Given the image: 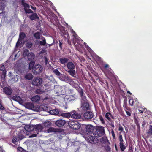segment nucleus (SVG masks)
I'll list each match as a JSON object with an SVG mask.
<instances>
[{
    "instance_id": "obj_1",
    "label": "nucleus",
    "mask_w": 152,
    "mask_h": 152,
    "mask_svg": "<svg viewBox=\"0 0 152 152\" xmlns=\"http://www.w3.org/2000/svg\"><path fill=\"white\" fill-rule=\"evenodd\" d=\"M48 21L50 22V23H48L49 25L55 26L58 27L61 31L60 34L62 36L65 37L66 35H67V37H69V36L68 34L67 31L65 30L64 28L61 25L58 20L57 16L53 13L51 12L50 9L48 8Z\"/></svg>"
},
{
    "instance_id": "obj_2",
    "label": "nucleus",
    "mask_w": 152,
    "mask_h": 152,
    "mask_svg": "<svg viewBox=\"0 0 152 152\" xmlns=\"http://www.w3.org/2000/svg\"><path fill=\"white\" fill-rule=\"evenodd\" d=\"M55 82L56 80L53 76L49 77L48 78V91L53 90L54 88V91L57 96L64 95L65 93L66 86L64 85L55 86L54 85Z\"/></svg>"
},
{
    "instance_id": "obj_3",
    "label": "nucleus",
    "mask_w": 152,
    "mask_h": 152,
    "mask_svg": "<svg viewBox=\"0 0 152 152\" xmlns=\"http://www.w3.org/2000/svg\"><path fill=\"white\" fill-rule=\"evenodd\" d=\"M66 66L67 68L66 72L71 76L73 77H75L76 71L75 70V65L74 63L70 62H67Z\"/></svg>"
},
{
    "instance_id": "obj_4",
    "label": "nucleus",
    "mask_w": 152,
    "mask_h": 152,
    "mask_svg": "<svg viewBox=\"0 0 152 152\" xmlns=\"http://www.w3.org/2000/svg\"><path fill=\"white\" fill-rule=\"evenodd\" d=\"M68 124L70 128L73 130H77L80 128H82V125L77 121H71L68 122Z\"/></svg>"
},
{
    "instance_id": "obj_5",
    "label": "nucleus",
    "mask_w": 152,
    "mask_h": 152,
    "mask_svg": "<svg viewBox=\"0 0 152 152\" xmlns=\"http://www.w3.org/2000/svg\"><path fill=\"white\" fill-rule=\"evenodd\" d=\"M105 134L104 128L102 126H101L98 128L93 133V135L95 137H99L104 135Z\"/></svg>"
},
{
    "instance_id": "obj_6",
    "label": "nucleus",
    "mask_w": 152,
    "mask_h": 152,
    "mask_svg": "<svg viewBox=\"0 0 152 152\" xmlns=\"http://www.w3.org/2000/svg\"><path fill=\"white\" fill-rule=\"evenodd\" d=\"M0 70L2 72L0 73V79L1 81L4 82L6 80L7 74V71L5 69L4 65L3 64L0 65Z\"/></svg>"
},
{
    "instance_id": "obj_7",
    "label": "nucleus",
    "mask_w": 152,
    "mask_h": 152,
    "mask_svg": "<svg viewBox=\"0 0 152 152\" xmlns=\"http://www.w3.org/2000/svg\"><path fill=\"white\" fill-rule=\"evenodd\" d=\"M42 70V67L41 65L37 64L34 66L32 71L34 74L37 75L41 72Z\"/></svg>"
},
{
    "instance_id": "obj_8",
    "label": "nucleus",
    "mask_w": 152,
    "mask_h": 152,
    "mask_svg": "<svg viewBox=\"0 0 152 152\" xmlns=\"http://www.w3.org/2000/svg\"><path fill=\"white\" fill-rule=\"evenodd\" d=\"M89 109V104L88 102L81 103V106L79 108L80 111L82 112L87 111Z\"/></svg>"
},
{
    "instance_id": "obj_9",
    "label": "nucleus",
    "mask_w": 152,
    "mask_h": 152,
    "mask_svg": "<svg viewBox=\"0 0 152 152\" xmlns=\"http://www.w3.org/2000/svg\"><path fill=\"white\" fill-rule=\"evenodd\" d=\"M26 107L27 108L31 109L33 110L38 111L40 110V107L37 108L36 107L34 106V104L32 103H27L26 104Z\"/></svg>"
},
{
    "instance_id": "obj_10",
    "label": "nucleus",
    "mask_w": 152,
    "mask_h": 152,
    "mask_svg": "<svg viewBox=\"0 0 152 152\" xmlns=\"http://www.w3.org/2000/svg\"><path fill=\"white\" fill-rule=\"evenodd\" d=\"M21 3L22 5L24 7V10L26 13H33V12L31 9H29L30 7L29 4L25 3L24 0H21Z\"/></svg>"
},
{
    "instance_id": "obj_11",
    "label": "nucleus",
    "mask_w": 152,
    "mask_h": 152,
    "mask_svg": "<svg viewBox=\"0 0 152 152\" xmlns=\"http://www.w3.org/2000/svg\"><path fill=\"white\" fill-rule=\"evenodd\" d=\"M83 127L85 128V130L87 134L92 133L93 131V127L91 125H82V128Z\"/></svg>"
},
{
    "instance_id": "obj_12",
    "label": "nucleus",
    "mask_w": 152,
    "mask_h": 152,
    "mask_svg": "<svg viewBox=\"0 0 152 152\" xmlns=\"http://www.w3.org/2000/svg\"><path fill=\"white\" fill-rule=\"evenodd\" d=\"M74 86V87L79 93L80 97L86 95L84 93L83 89L81 87H80L77 84H75Z\"/></svg>"
},
{
    "instance_id": "obj_13",
    "label": "nucleus",
    "mask_w": 152,
    "mask_h": 152,
    "mask_svg": "<svg viewBox=\"0 0 152 152\" xmlns=\"http://www.w3.org/2000/svg\"><path fill=\"white\" fill-rule=\"evenodd\" d=\"M83 116L86 119H91L93 118L94 114L91 111H87L84 113Z\"/></svg>"
},
{
    "instance_id": "obj_14",
    "label": "nucleus",
    "mask_w": 152,
    "mask_h": 152,
    "mask_svg": "<svg viewBox=\"0 0 152 152\" xmlns=\"http://www.w3.org/2000/svg\"><path fill=\"white\" fill-rule=\"evenodd\" d=\"M87 138V141L91 143H95L97 142L98 141L97 138L95 137L94 136L89 135Z\"/></svg>"
},
{
    "instance_id": "obj_15",
    "label": "nucleus",
    "mask_w": 152,
    "mask_h": 152,
    "mask_svg": "<svg viewBox=\"0 0 152 152\" xmlns=\"http://www.w3.org/2000/svg\"><path fill=\"white\" fill-rule=\"evenodd\" d=\"M43 128V127L41 124L33 125V131H36L37 134H38L39 132H41Z\"/></svg>"
},
{
    "instance_id": "obj_16",
    "label": "nucleus",
    "mask_w": 152,
    "mask_h": 152,
    "mask_svg": "<svg viewBox=\"0 0 152 152\" xmlns=\"http://www.w3.org/2000/svg\"><path fill=\"white\" fill-rule=\"evenodd\" d=\"M42 82V78L38 77L35 78L32 82V84L36 86H38L40 85Z\"/></svg>"
},
{
    "instance_id": "obj_17",
    "label": "nucleus",
    "mask_w": 152,
    "mask_h": 152,
    "mask_svg": "<svg viewBox=\"0 0 152 152\" xmlns=\"http://www.w3.org/2000/svg\"><path fill=\"white\" fill-rule=\"evenodd\" d=\"M66 123V121L63 119H59L56 121L55 122L56 125L58 127L63 126Z\"/></svg>"
},
{
    "instance_id": "obj_18",
    "label": "nucleus",
    "mask_w": 152,
    "mask_h": 152,
    "mask_svg": "<svg viewBox=\"0 0 152 152\" xmlns=\"http://www.w3.org/2000/svg\"><path fill=\"white\" fill-rule=\"evenodd\" d=\"M71 117L72 118L79 119L81 117L80 115L77 113L75 111L71 112Z\"/></svg>"
},
{
    "instance_id": "obj_19",
    "label": "nucleus",
    "mask_w": 152,
    "mask_h": 152,
    "mask_svg": "<svg viewBox=\"0 0 152 152\" xmlns=\"http://www.w3.org/2000/svg\"><path fill=\"white\" fill-rule=\"evenodd\" d=\"M4 92L7 95H11L12 92V90L11 88H9L7 87H5L3 89Z\"/></svg>"
},
{
    "instance_id": "obj_20",
    "label": "nucleus",
    "mask_w": 152,
    "mask_h": 152,
    "mask_svg": "<svg viewBox=\"0 0 152 152\" xmlns=\"http://www.w3.org/2000/svg\"><path fill=\"white\" fill-rule=\"evenodd\" d=\"M21 139L19 135L18 136L14 135L13 137V139L12 140V142L15 145H17L18 144V142Z\"/></svg>"
},
{
    "instance_id": "obj_21",
    "label": "nucleus",
    "mask_w": 152,
    "mask_h": 152,
    "mask_svg": "<svg viewBox=\"0 0 152 152\" xmlns=\"http://www.w3.org/2000/svg\"><path fill=\"white\" fill-rule=\"evenodd\" d=\"M110 117L112 119H114V117L113 115L110 112H107L105 115V117L109 121H112L111 119L110 118Z\"/></svg>"
},
{
    "instance_id": "obj_22",
    "label": "nucleus",
    "mask_w": 152,
    "mask_h": 152,
    "mask_svg": "<svg viewBox=\"0 0 152 152\" xmlns=\"http://www.w3.org/2000/svg\"><path fill=\"white\" fill-rule=\"evenodd\" d=\"M48 113H49L51 115H58L59 113L58 109H55L48 111Z\"/></svg>"
},
{
    "instance_id": "obj_23",
    "label": "nucleus",
    "mask_w": 152,
    "mask_h": 152,
    "mask_svg": "<svg viewBox=\"0 0 152 152\" xmlns=\"http://www.w3.org/2000/svg\"><path fill=\"white\" fill-rule=\"evenodd\" d=\"M68 60L69 59L67 58L63 57L59 58V62H60L61 64H65L67 63Z\"/></svg>"
},
{
    "instance_id": "obj_24",
    "label": "nucleus",
    "mask_w": 152,
    "mask_h": 152,
    "mask_svg": "<svg viewBox=\"0 0 152 152\" xmlns=\"http://www.w3.org/2000/svg\"><path fill=\"white\" fill-rule=\"evenodd\" d=\"M24 129L27 131H33V125H26L24 126Z\"/></svg>"
},
{
    "instance_id": "obj_25",
    "label": "nucleus",
    "mask_w": 152,
    "mask_h": 152,
    "mask_svg": "<svg viewBox=\"0 0 152 152\" xmlns=\"http://www.w3.org/2000/svg\"><path fill=\"white\" fill-rule=\"evenodd\" d=\"M100 142L103 144H107L109 142L106 137H103L100 140Z\"/></svg>"
},
{
    "instance_id": "obj_26",
    "label": "nucleus",
    "mask_w": 152,
    "mask_h": 152,
    "mask_svg": "<svg viewBox=\"0 0 152 152\" xmlns=\"http://www.w3.org/2000/svg\"><path fill=\"white\" fill-rule=\"evenodd\" d=\"M24 78L26 79L31 80L33 78V76L31 73H27L25 75Z\"/></svg>"
},
{
    "instance_id": "obj_27",
    "label": "nucleus",
    "mask_w": 152,
    "mask_h": 152,
    "mask_svg": "<svg viewBox=\"0 0 152 152\" xmlns=\"http://www.w3.org/2000/svg\"><path fill=\"white\" fill-rule=\"evenodd\" d=\"M29 18L31 20H32L38 19L39 17L36 13H34L30 15L29 17Z\"/></svg>"
},
{
    "instance_id": "obj_28",
    "label": "nucleus",
    "mask_w": 152,
    "mask_h": 152,
    "mask_svg": "<svg viewBox=\"0 0 152 152\" xmlns=\"http://www.w3.org/2000/svg\"><path fill=\"white\" fill-rule=\"evenodd\" d=\"M40 97L38 95H36L31 98V100L34 102H37L40 99Z\"/></svg>"
},
{
    "instance_id": "obj_29",
    "label": "nucleus",
    "mask_w": 152,
    "mask_h": 152,
    "mask_svg": "<svg viewBox=\"0 0 152 152\" xmlns=\"http://www.w3.org/2000/svg\"><path fill=\"white\" fill-rule=\"evenodd\" d=\"M58 129H57L50 127L49 129H48V133L51 132H58Z\"/></svg>"
},
{
    "instance_id": "obj_30",
    "label": "nucleus",
    "mask_w": 152,
    "mask_h": 152,
    "mask_svg": "<svg viewBox=\"0 0 152 152\" xmlns=\"http://www.w3.org/2000/svg\"><path fill=\"white\" fill-rule=\"evenodd\" d=\"M26 37V35L24 32H20V33L18 39L22 41L23 39H24Z\"/></svg>"
},
{
    "instance_id": "obj_31",
    "label": "nucleus",
    "mask_w": 152,
    "mask_h": 152,
    "mask_svg": "<svg viewBox=\"0 0 152 152\" xmlns=\"http://www.w3.org/2000/svg\"><path fill=\"white\" fill-rule=\"evenodd\" d=\"M28 56H27V58L29 60H31L34 58L35 55L33 53H29Z\"/></svg>"
},
{
    "instance_id": "obj_32",
    "label": "nucleus",
    "mask_w": 152,
    "mask_h": 152,
    "mask_svg": "<svg viewBox=\"0 0 152 152\" xmlns=\"http://www.w3.org/2000/svg\"><path fill=\"white\" fill-rule=\"evenodd\" d=\"M119 146L121 150L122 151H124L125 149H126L127 147L126 146H125L124 145V143H119Z\"/></svg>"
},
{
    "instance_id": "obj_33",
    "label": "nucleus",
    "mask_w": 152,
    "mask_h": 152,
    "mask_svg": "<svg viewBox=\"0 0 152 152\" xmlns=\"http://www.w3.org/2000/svg\"><path fill=\"white\" fill-rule=\"evenodd\" d=\"M61 115L64 117L69 118L71 116V112L70 113H62Z\"/></svg>"
},
{
    "instance_id": "obj_34",
    "label": "nucleus",
    "mask_w": 152,
    "mask_h": 152,
    "mask_svg": "<svg viewBox=\"0 0 152 152\" xmlns=\"http://www.w3.org/2000/svg\"><path fill=\"white\" fill-rule=\"evenodd\" d=\"M51 70L56 75L60 76L61 75L60 72L57 69H55L53 68L52 67Z\"/></svg>"
},
{
    "instance_id": "obj_35",
    "label": "nucleus",
    "mask_w": 152,
    "mask_h": 152,
    "mask_svg": "<svg viewBox=\"0 0 152 152\" xmlns=\"http://www.w3.org/2000/svg\"><path fill=\"white\" fill-rule=\"evenodd\" d=\"M81 103H86L88 102L87 100V99L86 97L85 96H83L81 97Z\"/></svg>"
},
{
    "instance_id": "obj_36",
    "label": "nucleus",
    "mask_w": 152,
    "mask_h": 152,
    "mask_svg": "<svg viewBox=\"0 0 152 152\" xmlns=\"http://www.w3.org/2000/svg\"><path fill=\"white\" fill-rule=\"evenodd\" d=\"M12 99L18 102L20 101L21 99L20 96L15 95L13 96Z\"/></svg>"
},
{
    "instance_id": "obj_37",
    "label": "nucleus",
    "mask_w": 152,
    "mask_h": 152,
    "mask_svg": "<svg viewBox=\"0 0 152 152\" xmlns=\"http://www.w3.org/2000/svg\"><path fill=\"white\" fill-rule=\"evenodd\" d=\"M35 62L34 61H32L30 62L29 64V69L31 70L34 67V65Z\"/></svg>"
},
{
    "instance_id": "obj_38",
    "label": "nucleus",
    "mask_w": 152,
    "mask_h": 152,
    "mask_svg": "<svg viewBox=\"0 0 152 152\" xmlns=\"http://www.w3.org/2000/svg\"><path fill=\"white\" fill-rule=\"evenodd\" d=\"M34 35L36 39H39L40 38L41 34L40 32H37L34 34Z\"/></svg>"
},
{
    "instance_id": "obj_39",
    "label": "nucleus",
    "mask_w": 152,
    "mask_h": 152,
    "mask_svg": "<svg viewBox=\"0 0 152 152\" xmlns=\"http://www.w3.org/2000/svg\"><path fill=\"white\" fill-rule=\"evenodd\" d=\"M48 5H50V7H51L54 11H56V9L55 7L53 5V3L50 1H48Z\"/></svg>"
},
{
    "instance_id": "obj_40",
    "label": "nucleus",
    "mask_w": 152,
    "mask_h": 152,
    "mask_svg": "<svg viewBox=\"0 0 152 152\" xmlns=\"http://www.w3.org/2000/svg\"><path fill=\"white\" fill-rule=\"evenodd\" d=\"M43 39L42 41H39V44L41 45H44L46 44V40L45 38L43 37Z\"/></svg>"
},
{
    "instance_id": "obj_41",
    "label": "nucleus",
    "mask_w": 152,
    "mask_h": 152,
    "mask_svg": "<svg viewBox=\"0 0 152 152\" xmlns=\"http://www.w3.org/2000/svg\"><path fill=\"white\" fill-rule=\"evenodd\" d=\"M44 91L42 89H37L35 91V93L37 94H41L44 92Z\"/></svg>"
},
{
    "instance_id": "obj_42",
    "label": "nucleus",
    "mask_w": 152,
    "mask_h": 152,
    "mask_svg": "<svg viewBox=\"0 0 152 152\" xmlns=\"http://www.w3.org/2000/svg\"><path fill=\"white\" fill-rule=\"evenodd\" d=\"M26 45L27 48L30 49L31 47L32 44L31 42H29L26 43Z\"/></svg>"
},
{
    "instance_id": "obj_43",
    "label": "nucleus",
    "mask_w": 152,
    "mask_h": 152,
    "mask_svg": "<svg viewBox=\"0 0 152 152\" xmlns=\"http://www.w3.org/2000/svg\"><path fill=\"white\" fill-rule=\"evenodd\" d=\"M69 98L70 99V101H73L75 99L77 98V96L75 94L70 96Z\"/></svg>"
},
{
    "instance_id": "obj_44",
    "label": "nucleus",
    "mask_w": 152,
    "mask_h": 152,
    "mask_svg": "<svg viewBox=\"0 0 152 152\" xmlns=\"http://www.w3.org/2000/svg\"><path fill=\"white\" fill-rule=\"evenodd\" d=\"M73 43L75 45V44L76 42H77L78 44L80 46H83L82 45H80L79 43V41L78 40V39L75 38V39H73Z\"/></svg>"
},
{
    "instance_id": "obj_45",
    "label": "nucleus",
    "mask_w": 152,
    "mask_h": 152,
    "mask_svg": "<svg viewBox=\"0 0 152 152\" xmlns=\"http://www.w3.org/2000/svg\"><path fill=\"white\" fill-rule=\"evenodd\" d=\"M119 139L120 141V143H124V141L123 139L122 136L121 134H119Z\"/></svg>"
},
{
    "instance_id": "obj_46",
    "label": "nucleus",
    "mask_w": 152,
    "mask_h": 152,
    "mask_svg": "<svg viewBox=\"0 0 152 152\" xmlns=\"http://www.w3.org/2000/svg\"><path fill=\"white\" fill-rule=\"evenodd\" d=\"M99 119L101 122L102 123L104 124L105 123V121L102 116L101 115H99Z\"/></svg>"
},
{
    "instance_id": "obj_47",
    "label": "nucleus",
    "mask_w": 152,
    "mask_h": 152,
    "mask_svg": "<svg viewBox=\"0 0 152 152\" xmlns=\"http://www.w3.org/2000/svg\"><path fill=\"white\" fill-rule=\"evenodd\" d=\"M49 41H52V42L51 43L48 44V45H49V46H50L51 45H53L54 43V40L53 38L51 37H50L49 38Z\"/></svg>"
},
{
    "instance_id": "obj_48",
    "label": "nucleus",
    "mask_w": 152,
    "mask_h": 152,
    "mask_svg": "<svg viewBox=\"0 0 152 152\" xmlns=\"http://www.w3.org/2000/svg\"><path fill=\"white\" fill-rule=\"evenodd\" d=\"M124 129L121 126V125L120 124H119L118 125V130L119 131H120L121 132L119 133L120 134H121V132L123 131Z\"/></svg>"
},
{
    "instance_id": "obj_49",
    "label": "nucleus",
    "mask_w": 152,
    "mask_h": 152,
    "mask_svg": "<svg viewBox=\"0 0 152 152\" xmlns=\"http://www.w3.org/2000/svg\"><path fill=\"white\" fill-rule=\"evenodd\" d=\"M29 50H24V53H23V54L24 55H25V56H28V55H29Z\"/></svg>"
},
{
    "instance_id": "obj_50",
    "label": "nucleus",
    "mask_w": 152,
    "mask_h": 152,
    "mask_svg": "<svg viewBox=\"0 0 152 152\" xmlns=\"http://www.w3.org/2000/svg\"><path fill=\"white\" fill-rule=\"evenodd\" d=\"M18 152H26V151L21 147H19L18 148Z\"/></svg>"
},
{
    "instance_id": "obj_51",
    "label": "nucleus",
    "mask_w": 152,
    "mask_h": 152,
    "mask_svg": "<svg viewBox=\"0 0 152 152\" xmlns=\"http://www.w3.org/2000/svg\"><path fill=\"white\" fill-rule=\"evenodd\" d=\"M0 109L1 110H5V108L2 104V102L1 100H0Z\"/></svg>"
},
{
    "instance_id": "obj_52",
    "label": "nucleus",
    "mask_w": 152,
    "mask_h": 152,
    "mask_svg": "<svg viewBox=\"0 0 152 152\" xmlns=\"http://www.w3.org/2000/svg\"><path fill=\"white\" fill-rule=\"evenodd\" d=\"M18 76L17 75H16L15 76H14V78H12V80H13L15 82H16L18 81Z\"/></svg>"
},
{
    "instance_id": "obj_53",
    "label": "nucleus",
    "mask_w": 152,
    "mask_h": 152,
    "mask_svg": "<svg viewBox=\"0 0 152 152\" xmlns=\"http://www.w3.org/2000/svg\"><path fill=\"white\" fill-rule=\"evenodd\" d=\"M133 105H137V99H133Z\"/></svg>"
},
{
    "instance_id": "obj_54",
    "label": "nucleus",
    "mask_w": 152,
    "mask_h": 152,
    "mask_svg": "<svg viewBox=\"0 0 152 152\" xmlns=\"http://www.w3.org/2000/svg\"><path fill=\"white\" fill-rule=\"evenodd\" d=\"M63 41V40H59V47L61 49H62V45H63V42H62Z\"/></svg>"
},
{
    "instance_id": "obj_55",
    "label": "nucleus",
    "mask_w": 152,
    "mask_h": 152,
    "mask_svg": "<svg viewBox=\"0 0 152 152\" xmlns=\"http://www.w3.org/2000/svg\"><path fill=\"white\" fill-rule=\"evenodd\" d=\"M62 77L63 78V80H66L69 79V77H68L66 76L65 75H62Z\"/></svg>"
},
{
    "instance_id": "obj_56",
    "label": "nucleus",
    "mask_w": 152,
    "mask_h": 152,
    "mask_svg": "<svg viewBox=\"0 0 152 152\" xmlns=\"http://www.w3.org/2000/svg\"><path fill=\"white\" fill-rule=\"evenodd\" d=\"M112 136L113 139H115V137L114 132L113 129H112L111 132Z\"/></svg>"
},
{
    "instance_id": "obj_57",
    "label": "nucleus",
    "mask_w": 152,
    "mask_h": 152,
    "mask_svg": "<svg viewBox=\"0 0 152 152\" xmlns=\"http://www.w3.org/2000/svg\"><path fill=\"white\" fill-rule=\"evenodd\" d=\"M129 104L131 106H132L133 105V99H130L129 101Z\"/></svg>"
},
{
    "instance_id": "obj_58",
    "label": "nucleus",
    "mask_w": 152,
    "mask_h": 152,
    "mask_svg": "<svg viewBox=\"0 0 152 152\" xmlns=\"http://www.w3.org/2000/svg\"><path fill=\"white\" fill-rule=\"evenodd\" d=\"M22 41H21V40H19V39H18L17 42L16 46H19L20 45V44L21 43V42Z\"/></svg>"
},
{
    "instance_id": "obj_59",
    "label": "nucleus",
    "mask_w": 152,
    "mask_h": 152,
    "mask_svg": "<svg viewBox=\"0 0 152 152\" xmlns=\"http://www.w3.org/2000/svg\"><path fill=\"white\" fill-rule=\"evenodd\" d=\"M105 150L106 151H110V148L109 146H107L105 148Z\"/></svg>"
},
{
    "instance_id": "obj_60",
    "label": "nucleus",
    "mask_w": 152,
    "mask_h": 152,
    "mask_svg": "<svg viewBox=\"0 0 152 152\" xmlns=\"http://www.w3.org/2000/svg\"><path fill=\"white\" fill-rule=\"evenodd\" d=\"M147 133L148 134L150 135H152V130H150V129L149 128V130L147 132Z\"/></svg>"
},
{
    "instance_id": "obj_61",
    "label": "nucleus",
    "mask_w": 152,
    "mask_h": 152,
    "mask_svg": "<svg viewBox=\"0 0 152 152\" xmlns=\"http://www.w3.org/2000/svg\"><path fill=\"white\" fill-rule=\"evenodd\" d=\"M38 134H37V133L36 134H32L30 136V137L31 138L35 137L37 136V135Z\"/></svg>"
},
{
    "instance_id": "obj_62",
    "label": "nucleus",
    "mask_w": 152,
    "mask_h": 152,
    "mask_svg": "<svg viewBox=\"0 0 152 152\" xmlns=\"http://www.w3.org/2000/svg\"><path fill=\"white\" fill-rule=\"evenodd\" d=\"M125 110L126 113L127 115H128L129 116H130L131 115V114L130 113L129 111H128L126 110Z\"/></svg>"
},
{
    "instance_id": "obj_63",
    "label": "nucleus",
    "mask_w": 152,
    "mask_h": 152,
    "mask_svg": "<svg viewBox=\"0 0 152 152\" xmlns=\"http://www.w3.org/2000/svg\"><path fill=\"white\" fill-rule=\"evenodd\" d=\"M109 65L108 64H106L105 65L104 68V69H106L109 67Z\"/></svg>"
},
{
    "instance_id": "obj_64",
    "label": "nucleus",
    "mask_w": 152,
    "mask_h": 152,
    "mask_svg": "<svg viewBox=\"0 0 152 152\" xmlns=\"http://www.w3.org/2000/svg\"><path fill=\"white\" fill-rule=\"evenodd\" d=\"M4 151L2 147L0 146V152H4Z\"/></svg>"
}]
</instances>
